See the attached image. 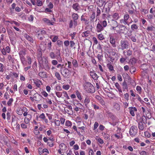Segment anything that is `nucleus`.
Here are the masks:
<instances>
[{"mask_svg":"<svg viewBox=\"0 0 155 155\" xmlns=\"http://www.w3.org/2000/svg\"><path fill=\"white\" fill-rule=\"evenodd\" d=\"M135 10L134 9L132 10H129L128 11V12L129 14L131 15L132 17L133 18H134V16L135 15L136 16H137V14L135 12Z\"/></svg>","mask_w":155,"mask_h":155,"instance_id":"obj_14","label":"nucleus"},{"mask_svg":"<svg viewBox=\"0 0 155 155\" xmlns=\"http://www.w3.org/2000/svg\"><path fill=\"white\" fill-rule=\"evenodd\" d=\"M58 39V36L56 35L54 36V38L52 39V41L53 42H55Z\"/></svg>","mask_w":155,"mask_h":155,"instance_id":"obj_58","label":"nucleus"},{"mask_svg":"<svg viewBox=\"0 0 155 155\" xmlns=\"http://www.w3.org/2000/svg\"><path fill=\"white\" fill-rule=\"evenodd\" d=\"M92 85L89 82H86L84 83V87H91Z\"/></svg>","mask_w":155,"mask_h":155,"instance_id":"obj_36","label":"nucleus"},{"mask_svg":"<svg viewBox=\"0 0 155 155\" xmlns=\"http://www.w3.org/2000/svg\"><path fill=\"white\" fill-rule=\"evenodd\" d=\"M13 101V99L12 98H10L7 102V105L8 106H10L12 105V103Z\"/></svg>","mask_w":155,"mask_h":155,"instance_id":"obj_48","label":"nucleus"},{"mask_svg":"<svg viewBox=\"0 0 155 155\" xmlns=\"http://www.w3.org/2000/svg\"><path fill=\"white\" fill-rule=\"evenodd\" d=\"M18 54L21 63L24 66H25L27 64L25 58L26 54L25 52L24 51H21L19 52Z\"/></svg>","mask_w":155,"mask_h":155,"instance_id":"obj_4","label":"nucleus"},{"mask_svg":"<svg viewBox=\"0 0 155 155\" xmlns=\"http://www.w3.org/2000/svg\"><path fill=\"white\" fill-rule=\"evenodd\" d=\"M111 27H117L118 26V23L116 21L112 20L111 24Z\"/></svg>","mask_w":155,"mask_h":155,"instance_id":"obj_20","label":"nucleus"},{"mask_svg":"<svg viewBox=\"0 0 155 155\" xmlns=\"http://www.w3.org/2000/svg\"><path fill=\"white\" fill-rule=\"evenodd\" d=\"M90 34V31H87L83 32L81 36L82 37H87L89 36Z\"/></svg>","mask_w":155,"mask_h":155,"instance_id":"obj_26","label":"nucleus"},{"mask_svg":"<svg viewBox=\"0 0 155 155\" xmlns=\"http://www.w3.org/2000/svg\"><path fill=\"white\" fill-rule=\"evenodd\" d=\"M72 64L74 68H76L78 67V63L77 60L76 59H74L72 61Z\"/></svg>","mask_w":155,"mask_h":155,"instance_id":"obj_21","label":"nucleus"},{"mask_svg":"<svg viewBox=\"0 0 155 155\" xmlns=\"http://www.w3.org/2000/svg\"><path fill=\"white\" fill-rule=\"evenodd\" d=\"M36 4L38 6H41L43 5L42 2L40 0H37Z\"/></svg>","mask_w":155,"mask_h":155,"instance_id":"obj_46","label":"nucleus"},{"mask_svg":"<svg viewBox=\"0 0 155 155\" xmlns=\"http://www.w3.org/2000/svg\"><path fill=\"white\" fill-rule=\"evenodd\" d=\"M104 27L101 24L98 23L96 26V31L97 32H100L104 30Z\"/></svg>","mask_w":155,"mask_h":155,"instance_id":"obj_11","label":"nucleus"},{"mask_svg":"<svg viewBox=\"0 0 155 155\" xmlns=\"http://www.w3.org/2000/svg\"><path fill=\"white\" fill-rule=\"evenodd\" d=\"M42 20L45 24L49 26L53 25L55 21L54 18H52L51 21L46 18H44L42 19Z\"/></svg>","mask_w":155,"mask_h":155,"instance_id":"obj_5","label":"nucleus"},{"mask_svg":"<svg viewBox=\"0 0 155 155\" xmlns=\"http://www.w3.org/2000/svg\"><path fill=\"white\" fill-rule=\"evenodd\" d=\"M47 104H52V102L51 99H49L48 98H44Z\"/></svg>","mask_w":155,"mask_h":155,"instance_id":"obj_47","label":"nucleus"},{"mask_svg":"<svg viewBox=\"0 0 155 155\" xmlns=\"http://www.w3.org/2000/svg\"><path fill=\"white\" fill-rule=\"evenodd\" d=\"M57 44L59 47L63 45V42L60 40H58L57 41Z\"/></svg>","mask_w":155,"mask_h":155,"instance_id":"obj_53","label":"nucleus"},{"mask_svg":"<svg viewBox=\"0 0 155 155\" xmlns=\"http://www.w3.org/2000/svg\"><path fill=\"white\" fill-rule=\"evenodd\" d=\"M95 16L96 14L95 12H93L92 14L90 15V21L91 22H94Z\"/></svg>","mask_w":155,"mask_h":155,"instance_id":"obj_18","label":"nucleus"},{"mask_svg":"<svg viewBox=\"0 0 155 155\" xmlns=\"http://www.w3.org/2000/svg\"><path fill=\"white\" fill-rule=\"evenodd\" d=\"M139 154L140 155H148L149 153L143 150L139 152Z\"/></svg>","mask_w":155,"mask_h":155,"instance_id":"obj_43","label":"nucleus"},{"mask_svg":"<svg viewBox=\"0 0 155 155\" xmlns=\"http://www.w3.org/2000/svg\"><path fill=\"white\" fill-rule=\"evenodd\" d=\"M70 46L71 48H73L74 49H75L76 48L74 47L75 45V43L73 41H70Z\"/></svg>","mask_w":155,"mask_h":155,"instance_id":"obj_54","label":"nucleus"},{"mask_svg":"<svg viewBox=\"0 0 155 155\" xmlns=\"http://www.w3.org/2000/svg\"><path fill=\"white\" fill-rule=\"evenodd\" d=\"M85 90L88 93H93L95 92V88H85Z\"/></svg>","mask_w":155,"mask_h":155,"instance_id":"obj_19","label":"nucleus"},{"mask_svg":"<svg viewBox=\"0 0 155 155\" xmlns=\"http://www.w3.org/2000/svg\"><path fill=\"white\" fill-rule=\"evenodd\" d=\"M76 94L77 95V96L78 97V99L81 100L82 99V98L81 97V95L80 93L78 91H76Z\"/></svg>","mask_w":155,"mask_h":155,"instance_id":"obj_42","label":"nucleus"},{"mask_svg":"<svg viewBox=\"0 0 155 155\" xmlns=\"http://www.w3.org/2000/svg\"><path fill=\"white\" fill-rule=\"evenodd\" d=\"M104 28L106 27L107 25V23L106 20H104L102 21L101 25Z\"/></svg>","mask_w":155,"mask_h":155,"instance_id":"obj_52","label":"nucleus"},{"mask_svg":"<svg viewBox=\"0 0 155 155\" xmlns=\"http://www.w3.org/2000/svg\"><path fill=\"white\" fill-rule=\"evenodd\" d=\"M136 59L135 58H133L130 60L129 61V62L131 64H135L136 63Z\"/></svg>","mask_w":155,"mask_h":155,"instance_id":"obj_32","label":"nucleus"},{"mask_svg":"<svg viewBox=\"0 0 155 155\" xmlns=\"http://www.w3.org/2000/svg\"><path fill=\"white\" fill-rule=\"evenodd\" d=\"M30 120L29 118L25 117L24 119V122L26 124H27L29 123Z\"/></svg>","mask_w":155,"mask_h":155,"instance_id":"obj_63","label":"nucleus"},{"mask_svg":"<svg viewBox=\"0 0 155 155\" xmlns=\"http://www.w3.org/2000/svg\"><path fill=\"white\" fill-rule=\"evenodd\" d=\"M72 17L73 20H77L78 19V15L77 14L74 13L72 14Z\"/></svg>","mask_w":155,"mask_h":155,"instance_id":"obj_33","label":"nucleus"},{"mask_svg":"<svg viewBox=\"0 0 155 155\" xmlns=\"http://www.w3.org/2000/svg\"><path fill=\"white\" fill-rule=\"evenodd\" d=\"M4 66L2 64L0 63V72L2 73L4 71Z\"/></svg>","mask_w":155,"mask_h":155,"instance_id":"obj_60","label":"nucleus"},{"mask_svg":"<svg viewBox=\"0 0 155 155\" xmlns=\"http://www.w3.org/2000/svg\"><path fill=\"white\" fill-rule=\"evenodd\" d=\"M65 125L68 127H71L72 125V123L71 121L67 120L65 122Z\"/></svg>","mask_w":155,"mask_h":155,"instance_id":"obj_27","label":"nucleus"},{"mask_svg":"<svg viewBox=\"0 0 155 155\" xmlns=\"http://www.w3.org/2000/svg\"><path fill=\"white\" fill-rule=\"evenodd\" d=\"M112 139L113 140H117L122 138V136L120 134H114L111 136Z\"/></svg>","mask_w":155,"mask_h":155,"instance_id":"obj_10","label":"nucleus"},{"mask_svg":"<svg viewBox=\"0 0 155 155\" xmlns=\"http://www.w3.org/2000/svg\"><path fill=\"white\" fill-rule=\"evenodd\" d=\"M64 66V64H58L57 65V68H59L60 67H61V74H62V69L63 68V67Z\"/></svg>","mask_w":155,"mask_h":155,"instance_id":"obj_45","label":"nucleus"},{"mask_svg":"<svg viewBox=\"0 0 155 155\" xmlns=\"http://www.w3.org/2000/svg\"><path fill=\"white\" fill-rule=\"evenodd\" d=\"M38 58V61L40 67L44 69L47 71L49 70L50 69V66L49 65L48 62L47 58L45 56Z\"/></svg>","mask_w":155,"mask_h":155,"instance_id":"obj_1","label":"nucleus"},{"mask_svg":"<svg viewBox=\"0 0 155 155\" xmlns=\"http://www.w3.org/2000/svg\"><path fill=\"white\" fill-rule=\"evenodd\" d=\"M39 117L41 119L43 120L44 119H45L46 117L45 114L43 113H42L39 115Z\"/></svg>","mask_w":155,"mask_h":155,"instance_id":"obj_51","label":"nucleus"},{"mask_svg":"<svg viewBox=\"0 0 155 155\" xmlns=\"http://www.w3.org/2000/svg\"><path fill=\"white\" fill-rule=\"evenodd\" d=\"M26 63H27L28 64L30 65L31 64V58L29 56H27L26 57Z\"/></svg>","mask_w":155,"mask_h":155,"instance_id":"obj_30","label":"nucleus"},{"mask_svg":"<svg viewBox=\"0 0 155 155\" xmlns=\"http://www.w3.org/2000/svg\"><path fill=\"white\" fill-rule=\"evenodd\" d=\"M33 82L34 84L36 85L38 87H39L41 86V85L42 84V82L39 79H33Z\"/></svg>","mask_w":155,"mask_h":155,"instance_id":"obj_12","label":"nucleus"},{"mask_svg":"<svg viewBox=\"0 0 155 155\" xmlns=\"http://www.w3.org/2000/svg\"><path fill=\"white\" fill-rule=\"evenodd\" d=\"M113 18L115 20H117L119 18V14L117 13H114L113 15Z\"/></svg>","mask_w":155,"mask_h":155,"instance_id":"obj_35","label":"nucleus"},{"mask_svg":"<svg viewBox=\"0 0 155 155\" xmlns=\"http://www.w3.org/2000/svg\"><path fill=\"white\" fill-rule=\"evenodd\" d=\"M114 107L117 110H119L120 109V106L119 104L117 103H114Z\"/></svg>","mask_w":155,"mask_h":155,"instance_id":"obj_37","label":"nucleus"},{"mask_svg":"<svg viewBox=\"0 0 155 155\" xmlns=\"http://www.w3.org/2000/svg\"><path fill=\"white\" fill-rule=\"evenodd\" d=\"M39 76L41 78H47L48 77L47 74L46 72L41 71L38 74Z\"/></svg>","mask_w":155,"mask_h":155,"instance_id":"obj_13","label":"nucleus"},{"mask_svg":"<svg viewBox=\"0 0 155 155\" xmlns=\"http://www.w3.org/2000/svg\"><path fill=\"white\" fill-rule=\"evenodd\" d=\"M144 124L141 122H139L138 123V127L139 129L141 130H143L144 127Z\"/></svg>","mask_w":155,"mask_h":155,"instance_id":"obj_25","label":"nucleus"},{"mask_svg":"<svg viewBox=\"0 0 155 155\" xmlns=\"http://www.w3.org/2000/svg\"><path fill=\"white\" fill-rule=\"evenodd\" d=\"M120 45L121 49L123 50L128 48V43L127 41L124 40H121L120 41Z\"/></svg>","mask_w":155,"mask_h":155,"instance_id":"obj_8","label":"nucleus"},{"mask_svg":"<svg viewBox=\"0 0 155 155\" xmlns=\"http://www.w3.org/2000/svg\"><path fill=\"white\" fill-rule=\"evenodd\" d=\"M20 79L21 81H24L25 80V77L23 75L20 74Z\"/></svg>","mask_w":155,"mask_h":155,"instance_id":"obj_59","label":"nucleus"},{"mask_svg":"<svg viewBox=\"0 0 155 155\" xmlns=\"http://www.w3.org/2000/svg\"><path fill=\"white\" fill-rule=\"evenodd\" d=\"M24 36L25 38L29 41H30L31 43L33 42V38L29 36L28 35L25 34L24 35Z\"/></svg>","mask_w":155,"mask_h":155,"instance_id":"obj_17","label":"nucleus"},{"mask_svg":"<svg viewBox=\"0 0 155 155\" xmlns=\"http://www.w3.org/2000/svg\"><path fill=\"white\" fill-rule=\"evenodd\" d=\"M137 127L133 126L131 127L130 130V134L132 136H134L137 134Z\"/></svg>","mask_w":155,"mask_h":155,"instance_id":"obj_6","label":"nucleus"},{"mask_svg":"<svg viewBox=\"0 0 155 155\" xmlns=\"http://www.w3.org/2000/svg\"><path fill=\"white\" fill-rule=\"evenodd\" d=\"M28 20L32 22L34 20V16L33 15H31L28 18Z\"/></svg>","mask_w":155,"mask_h":155,"instance_id":"obj_62","label":"nucleus"},{"mask_svg":"<svg viewBox=\"0 0 155 155\" xmlns=\"http://www.w3.org/2000/svg\"><path fill=\"white\" fill-rule=\"evenodd\" d=\"M103 57V56L102 54H98L97 55V58L98 60V61H101L102 60V58Z\"/></svg>","mask_w":155,"mask_h":155,"instance_id":"obj_57","label":"nucleus"},{"mask_svg":"<svg viewBox=\"0 0 155 155\" xmlns=\"http://www.w3.org/2000/svg\"><path fill=\"white\" fill-rule=\"evenodd\" d=\"M110 43L111 44L112 47L114 48L116 47L115 44V39L113 37H110Z\"/></svg>","mask_w":155,"mask_h":155,"instance_id":"obj_15","label":"nucleus"},{"mask_svg":"<svg viewBox=\"0 0 155 155\" xmlns=\"http://www.w3.org/2000/svg\"><path fill=\"white\" fill-rule=\"evenodd\" d=\"M147 120L146 117L143 115L142 116L141 118L140 121V122H141L144 124H146L147 123Z\"/></svg>","mask_w":155,"mask_h":155,"instance_id":"obj_24","label":"nucleus"},{"mask_svg":"<svg viewBox=\"0 0 155 155\" xmlns=\"http://www.w3.org/2000/svg\"><path fill=\"white\" fill-rule=\"evenodd\" d=\"M18 54L21 63L24 66H25L27 64L25 58L26 54L25 52L24 51H21L19 52Z\"/></svg>","mask_w":155,"mask_h":155,"instance_id":"obj_3","label":"nucleus"},{"mask_svg":"<svg viewBox=\"0 0 155 155\" xmlns=\"http://www.w3.org/2000/svg\"><path fill=\"white\" fill-rule=\"evenodd\" d=\"M107 66L108 67L109 69L111 71H112L114 70V68L113 66L111 65V63L108 64L107 65Z\"/></svg>","mask_w":155,"mask_h":155,"instance_id":"obj_44","label":"nucleus"},{"mask_svg":"<svg viewBox=\"0 0 155 155\" xmlns=\"http://www.w3.org/2000/svg\"><path fill=\"white\" fill-rule=\"evenodd\" d=\"M101 14V10L98 7L97 8L96 17H99Z\"/></svg>","mask_w":155,"mask_h":155,"instance_id":"obj_38","label":"nucleus"},{"mask_svg":"<svg viewBox=\"0 0 155 155\" xmlns=\"http://www.w3.org/2000/svg\"><path fill=\"white\" fill-rule=\"evenodd\" d=\"M73 8L76 11H78L80 7L79 6L78 4L75 3L72 6Z\"/></svg>","mask_w":155,"mask_h":155,"instance_id":"obj_23","label":"nucleus"},{"mask_svg":"<svg viewBox=\"0 0 155 155\" xmlns=\"http://www.w3.org/2000/svg\"><path fill=\"white\" fill-rule=\"evenodd\" d=\"M145 136L147 138H149L151 136L150 134L147 131L144 132Z\"/></svg>","mask_w":155,"mask_h":155,"instance_id":"obj_56","label":"nucleus"},{"mask_svg":"<svg viewBox=\"0 0 155 155\" xmlns=\"http://www.w3.org/2000/svg\"><path fill=\"white\" fill-rule=\"evenodd\" d=\"M8 59L10 62H11L12 64L14 63V58L11 55L9 54L8 55Z\"/></svg>","mask_w":155,"mask_h":155,"instance_id":"obj_22","label":"nucleus"},{"mask_svg":"<svg viewBox=\"0 0 155 155\" xmlns=\"http://www.w3.org/2000/svg\"><path fill=\"white\" fill-rule=\"evenodd\" d=\"M56 54L58 55V57H57V55H55L53 51H51L49 53V56L51 58L54 59L56 58L59 62H61L62 61V59L61 56L60 50H58V52H57Z\"/></svg>","mask_w":155,"mask_h":155,"instance_id":"obj_2","label":"nucleus"},{"mask_svg":"<svg viewBox=\"0 0 155 155\" xmlns=\"http://www.w3.org/2000/svg\"><path fill=\"white\" fill-rule=\"evenodd\" d=\"M138 28V26L136 24H133L131 26V29L133 31L137 29Z\"/></svg>","mask_w":155,"mask_h":155,"instance_id":"obj_28","label":"nucleus"},{"mask_svg":"<svg viewBox=\"0 0 155 155\" xmlns=\"http://www.w3.org/2000/svg\"><path fill=\"white\" fill-rule=\"evenodd\" d=\"M38 35H44L46 34V31L45 30L43 29H40L38 31Z\"/></svg>","mask_w":155,"mask_h":155,"instance_id":"obj_31","label":"nucleus"},{"mask_svg":"<svg viewBox=\"0 0 155 155\" xmlns=\"http://www.w3.org/2000/svg\"><path fill=\"white\" fill-rule=\"evenodd\" d=\"M90 74L91 77L94 79L96 80L98 78V76L97 74L94 71H90Z\"/></svg>","mask_w":155,"mask_h":155,"instance_id":"obj_16","label":"nucleus"},{"mask_svg":"<svg viewBox=\"0 0 155 155\" xmlns=\"http://www.w3.org/2000/svg\"><path fill=\"white\" fill-rule=\"evenodd\" d=\"M129 18V15L127 14H125L124 16V19L126 21H127V20Z\"/></svg>","mask_w":155,"mask_h":155,"instance_id":"obj_40","label":"nucleus"},{"mask_svg":"<svg viewBox=\"0 0 155 155\" xmlns=\"http://www.w3.org/2000/svg\"><path fill=\"white\" fill-rule=\"evenodd\" d=\"M90 99L88 98H85L84 102L85 106H87V104L90 102Z\"/></svg>","mask_w":155,"mask_h":155,"instance_id":"obj_50","label":"nucleus"},{"mask_svg":"<svg viewBox=\"0 0 155 155\" xmlns=\"http://www.w3.org/2000/svg\"><path fill=\"white\" fill-rule=\"evenodd\" d=\"M16 113L19 115H22L23 114L22 110L20 108H18L16 109Z\"/></svg>","mask_w":155,"mask_h":155,"instance_id":"obj_34","label":"nucleus"},{"mask_svg":"<svg viewBox=\"0 0 155 155\" xmlns=\"http://www.w3.org/2000/svg\"><path fill=\"white\" fill-rule=\"evenodd\" d=\"M92 106L94 108L95 110L98 109L99 108V107L98 106L94 104L93 103H92Z\"/></svg>","mask_w":155,"mask_h":155,"instance_id":"obj_61","label":"nucleus"},{"mask_svg":"<svg viewBox=\"0 0 155 155\" xmlns=\"http://www.w3.org/2000/svg\"><path fill=\"white\" fill-rule=\"evenodd\" d=\"M103 136L105 140H107L110 137L109 135L105 133L103 134Z\"/></svg>","mask_w":155,"mask_h":155,"instance_id":"obj_49","label":"nucleus"},{"mask_svg":"<svg viewBox=\"0 0 155 155\" xmlns=\"http://www.w3.org/2000/svg\"><path fill=\"white\" fill-rule=\"evenodd\" d=\"M130 114L132 116H135V114L134 112H137V109L136 107H129L128 108Z\"/></svg>","mask_w":155,"mask_h":155,"instance_id":"obj_9","label":"nucleus"},{"mask_svg":"<svg viewBox=\"0 0 155 155\" xmlns=\"http://www.w3.org/2000/svg\"><path fill=\"white\" fill-rule=\"evenodd\" d=\"M55 76L58 80H61V78L59 73L58 72L55 73Z\"/></svg>","mask_w":155,"mask_h":155,"instance_id":"obj_41","label":"nucleus"},{"mask_svg":"<svg viewBox=\"0 0 155 155\" xmlns=\"http://www.w3.org/2000/svg\"><path fill=\"white\" fill-rule=\"evenodd\" d=\"M67 70L66 68H63L62 69V75L65 77H67L68 76Z\"/></svg>","mask_w":155,"mask_h":155,"instance_id":"obj_29","label":"nucleus"},{"mask_svg":"<svg viewBox=\"0 0 155 155\" xmlns=\"http://www.w3.org/2000/svg\"><path fill=\"white\" fill-rule=\"evenodd\" d=\"M119 31H116L117 33L120 32L121 33H124L127 29V27L123 25H120L119 26Z\"/></svg>","mask_w":155,"mask_h":155,"instance_id":"obj_7","label":"nucleus"},{"mask_svg":"<svg viewBox=\"0 0 155 155\" xmlns=\"http://www.w3.org/2000/svg\"><path fill=\"white\" fill-rule=\"evenodd\" d=\"M41 94L42 95L44 96V97H48V94L45 91H43L41 92Z\"/></svg>","mask_w":155,"mask_h":155,"instance_id":"obj_64","label":"nucleus"},{"mask_svg":"<svg viewBox=\"0 0 155 155\" xmlns=\"http://www.w3.org/2000/svg\"><path fill=\"white\" fill-rule=\"evenodd\" d=\"M54 123L55 126H59L60 124V121L59 120H55Z\"/></svg>","mask_w":155,"mask_h":155,"instance_id":"obj_39","label":"nucleus"},{"mask_svg":"<svg viewBox=\"0 0 155 155\" xmlns=\"http://www.w3.org/2000/svg\"><path fill=\"white\" fill-rule=\"evenodd\" d=\"M51 63L53 65L55 66L58 64V62L57 60L54 59L52 60Z\"/></svg>","mask_w":155,"mask_h":155,"instance_id":"obj_55","label":"nucleus"}]
</instances>
